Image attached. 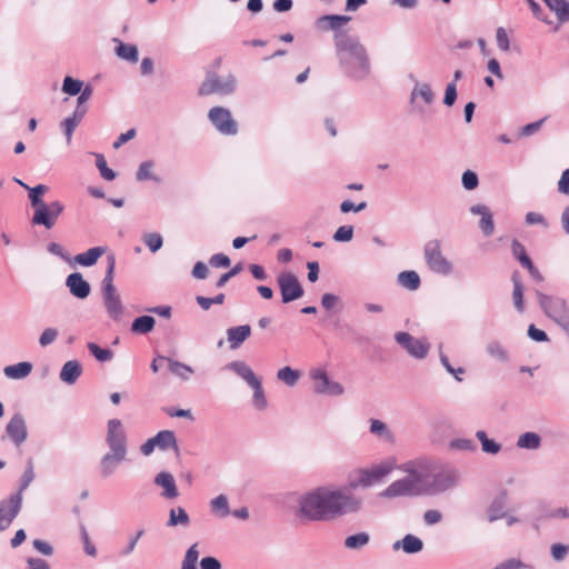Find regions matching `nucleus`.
Instances as JSON below:
<instances>
[{
	"label": "nucleus",
	"instance_id": "nucleus-1",
	"mask_svg": "<svg viewBox=\"0 0 569 569\" xmlns=\"http://www.w3.org/2000/svg\"><path fill=\"white\" fill-rule=\"evenodd\" d=\"M350 20L349 16L325 14L316 20V27L333 32L335 52L343 76L353 81H363L371 72L370 58L360 39L343 29Z\"/></svg>",
	"mask_w": 569,
	"mask_h": 569
},
{
	"label": "nucleus",
	"instance_id": "nucleus-2",
	"mask_svg": "<svg viewBox=\"0 0 569 569\" xmlns=\"http://www.w3.org/2000/svg\"><path fill=\"white\" fill-rule=\"evenodd\" d=\"M363 499L347 489L318 487L299 498L298 517L306 521H329L362 510Z\"/></svg>",
	"mask_w": 569,
	"mask_h": 569
},
{
	"label": "nucleus",
	"instance_id": "nucleus-3",
	"mask_svg": "<svg viewBox=\"0 0 569 569\" xmlns=\"http://www.w3.org/2000/svg\"><path fill=\"white\" fill-rule=\"evenodd\" d=\"M106 443L109 451L101 457L99 462L102 478L112 476L119 465L127 459L128 439L120 419L113 418L107 422Z\"/></svg>",
	"mask_w": 569,
	"mask_h": 569
},
{
	"label": "nucleus",
	"instance_id": "nucleus-4",
	"mask_svg": "<svg viewBox=\"0 0 569 569\" xmlns=\"http://www.w3.org/2000/svg\"><path fill=\"white\" fill-rule=\"evenodd\" d=\"M108 266L104 273V278L101 282V292L103 305L106 311L113 321H120L122 315L124 312V307L122 305L121 298L117 292V289L113 284L114 277V268H116V257L114 254H109L107 257Z\"/></svg>",
	"mask_w": 569,
	"mask_h": 569
},
{
	"label": "nucleus",
	"instance_id": "nucleus-5",
	"mask_svg": "<svg viewBox=\"0 0 569 569\" xmlns=\"http://www.w3.org/2000/svg\"><path fill=\"white\" fill-rule=\"evenodd\" d=\"M224 368L234 372L238 377L243 379L248 386H250L253 389V407L258 410H264L268 406L264 391L260 379L254 375L251 367L242 360H236L227 363Z\"/></svg>",
	"mask_w": 569,
	"mask_h": 569
},
{
	"label": "nucleus",
	"instance_id": "nucleus-6",
	"mask_svg": "<svg viewBox=\"0 0 569 569\" xmlns=\"http://www.w3.org/2000/svg\"><path fill=\"white\" fill-rule=\"evenodd\" d=\"M433 469V463L430 459L421 458L406 462L401 466V470L407 473L406 480H410L415 491L421 496L425 495V489L428 486V478Z\"/></svg>",
	"mask_w": 569,
	"mask_h": 569
},
{
	"label": "nucleus",
	"instance_id": "nucleus-7",
	"mask_svg": "<svg viewBox=\"0 0 569 569\" xmlns=\"http://www.w3.org/2000/svg\"><path fill=\"white\" fill-rule=\"evenodd\" d=\"M425 260L428 268L438 274L448 276L452 272V263L442 254L440 241L430 240L423 248Z\"/></svg>",
	"mask_w": 569,
	"mask_h": 569
},
{
	"label": "nucleus",
	"instance_id": "nucleus-8",
	"mask_svg": "<svg viewBox=\"0 0 569 569\" xmlns=\"http://www.w3.org/2000/svg\"><path fill=\"white\" fill-rule=\"evenodd\" d=\"M460 479V475L456 469L448 468L442 469L439 472L432 475L428 486L425 489V495H440L452 488H455Z\"/></svg>",
	"mask_w": 569,
	"mask_h": 569
},
{
	"label": "nucleus",
	"instance_id": "nucleus-9",
	"mask_svg": "<svg viewBox=\"0 0 569 569\" xmlns=\"http://www.w3.org/2000/svg\"><path fill=\"white\" fill-rule=\"evenodd\" d=\"M392 471V465L389 462H381L367 469L358 470V478L350 481V488H369L379 483L385 477Z\"/></svg>",
	"mask_w": 569,
	"mask_h": 569
},
{
	"label": "nucleus",
	"instance_id": "nucleus-10",
	"mask_svg": "<svg viewBox=\"0 0 569 569\" xmlns=\"http://www.w3.org/2000/svg\"><path fill=\"white\" fill-rule=\"evenodd\" d=\"M281 299L283 303L300 299L305 291L297 276L289 271L280 272L277 277Z\"/></svg>",
	"mask_w": 569,
	"mask_h": 569
},
{
	"label": "nucleus",
	"instance_id": "nucleus-11",
	"mask_svg": "<svg viewBox=\"0 0 569 569\" xmlns=\"http://www.w3.org/2000/svg\"><path fill=\"white\" fill-rule=\"evenodd\" d=\"M63 210V203L58 200L44 203L34 210L32 223L43 226L46 229H51Z\"/></svg>",
	"mask_w": 569,
	"mask_h": 569
},
{
	"label": "nucleus",
	"instance_id": "nucleus-12",
	"mask_svg": "<svg viewBox=\"0 0 569 569\" xmlns=\"http://www.w3.org/2000/svg\"><path fill=\"white\" fill-rule=\"evenodd\" d=\"M310 378L313 381V391L317 395L341 396L345 388L340 382L330 380L323 369H313L310 371Z\"/></svg>",
	"mask_w": 569,
	"mask_h": 569
},
{
	"label": "nucleus",
	"instance_id": "nucleus-13",
	"mask_svg": "<svg viewBox=\"0 0 569 569\" xmlns=\"http://www.w3.org/2000/svg\"><path fill=\"white\" fill-rule=\"evenodd\" d=\"M236 89V78L228 76L226 79L217 74H211L201 83L199 88L200 96H209L213 93L229 94Z\"/></svg>",
	"mask_w": 569,
	"mask_h": 569
},
{
	"label": "nucleus",
	"instance_id": "nucleus-14",
	"mask_svg": "<svg viewBox=\"0 0 569 569\" xmlns=\"http://www.w3.org/2000/svg\"><path fill=\"white\" fill-rule=\"evenodd\" d=\"M208 118L222 134L233 136L238 132L237 122L232 119L230 111L223 107L211 108Z\"/></svg>",
	"mask_w": 569,
	"mask_h": 569
},
{
	"label": "nucleus",
	"instance_id": "nucleus-15",
	"mask_svg": "<svg viewBox=\"0 0 569 569\" xmlns=\"http://www.w3.org/2000/svg\"><path fill=\"white\" fill-rule=\"evenodd\" d=\"M395 340L411 357L417 359L426 358L430 349V345L426 339H417L408 332H397Z\"/></svg>",
	"mask_w": 569,
	"mask_h": 569
},
{
	"label": "nucleus",
	"instance_id": "nucleus-16",
	"mask_svg": "<svg viewBox=\"0 0 569 569\" xmlns=\"http://www.w3.org/2000/svg\"><path fill=\"white\" fill-rule=\"evenodd\" d=\"M22 499V495L13 493L8 499L0 501V531L6 530L19 515Z\"/></svg>",
	"mask_w": 569,
	"mask_h": 569
},
{
	"label": "nucleus",
	"instance_id": "nucleus-17",
	"mask_svg": "<svg viewBox=\"0 0 569 569\" xmlns=\"http://www.w3.org/2000/svg\"><path fill=\"white\" fill-rule=\"evenodd\" d=\"M6 433L14 446H21L27 437L28 430L23 416L21 413H14L6 427Z\"/></svg>",
	"mask_w": 569,
	"mask_h": 569
},
{
	"label": "nucleus",
	"instance_id": "nucleus-18",
	"mask_svg": "<svg viewBox=\"0 0 569 569\" xmlns=\"http://www.w3.org/2000/svg\"><path fill=\"white\" fill-rule=\"evenodd\" d=\"M153 482L162 488L160 496L166 500H174L180 496L174 477L168 471H160L156 475Z\"/></svg>",
	"mask_w": 569,
	"mask_h": 569
},
{
	"label": "nucleus",
	"instance_id": "nucleus-19",
	"mask_svg": "<svg viewBox=\"0 0 569 569\" xmlns=\"http://www.w3.org/2000/svg\"><path fill=\"white\" fill-rule=\"evenodd\" d=\"M66 286L70 293L78 299H86L91 292L90 283L80 272L70 273L66 279Z\"/></svg>",
	"mask_w": 569,
	"mask_h": 569
},
{
	"label": "nucleus",
	"instance_id": "nucleus-20",
	"mask_svg": "<svg viewBox=\"0 0 569 569\" xmlns=\"http://www.w3.org/2000/svg\"><path fill=\"white\" fill-rule=\"evenodd\" d=\"M382 498H396V497H402V496H419L413 487L410 480H406V478L399 479L393 481L391 485H389L383 491L379 493Z\"/></svg>",
	"mask_w": 569,
	"mask_h": 569
},
{
	"label": "nucleus",
	"instance_id": "nucleus-21",
	"mask_svg": "<svg viewBox=\"0 0 569 569\" xmlns=\"http://www.w3.org/2000/svg\"><path fill=\"white\" fill-rule=\"evenodd\" d=\"M470 212L481 216L479 228L486 237L491 236L495 231V222L489 208L485 204H473L470 207Z\"/></svg>",
	"mask_w": 569,
	"mask_h": 569
},
{
	"label": "nucleus",
	"instance_id": "nucleus-22",
	"mask_svg": "<svg viewBox=\"0 0 569 569\" xmlns=\"http://www.w3.org/2000/svg\"><path fill=\"white\" fill-rule=\"evenodd\" d=\"M250 335L251 327L249 325L229 328L227 330L229 348L231 350L238 349L250 337Z\"/></svg>",
	"mask_w": 569,
	"mask_h": 569
},
{
	"label": "nucleus",
	"instance_id": "nucleus-23",
	"mask_svg": "<svg viewBox=\"0 0 569 569\" xmlns=\"http://www.w3.org/2000/svg\"><path fill=\"white\" fill-rule=\"evenodd\" d=\"M392 549L396 551L402 549L405 553L413 555L423 549V542L419 537L408 533L401 540H397L392 545Z\"/></svg>",
	"mask_w": 569,
	"mask_h": 569
},
{
	"label": "nucleus",
	"instance_id": "nucleus-24",
	"mask_svg": "<svg viewBox=\"0 0 569 569\" xmlns=\"http://www.w3.org/2000/svg\"><path fill=\"white\" fill-rule=\"evenodd\" d=\"M410 79L415 82L410 94V101L413 102L417 98H421L426 104H431L435 100V93L431 86L426 82H419L412 74Z\"/></svg>",
	"mask_w": 569,
	"mask_h": 569
},
{
	"label": "nucleus",
	"instance_id": "nucleus-25",
	"mask_svg": "<svg viewBox=\"0 0 569 569\" xmlns=\"http://www.w3.org/2000/svg\"><path fill=\"white\" fill-rule=\"evenodd\" d=\"M82 373V367L77 360L67 361L60 371V379L67 385H74Z\"/></svg>",
	"mask_w": 569,
	"mask_h": 569
},
{
	"label": "nucleus",
	"instance_id": "nucleus-26",
	"mask_svg": "<svg viewBox=\"0 0 569 569\" xmlns=\"http://www.w3.org/2000/svg\"><path fill=\"white\" fill-rule=\"evenodd\" d=\"M507 491L502 490L491 502V505L488 508V520L490 522H493L498 519H501L505 517L506 512V506H507Z\"/></svg>",
	"mask_w": 569,
	"mask_h": 569
},
{
	"label": "nucleus",
	"instance_id": "nucleus-27",
	"mask_svg": "<svg viewBox=\"0 0 569 569\" xmlns=\"http://www.w3.org/2000/svg\"><path fill=\"white\" fill-rule=\"evenodd\" d=\"M156 447L162 451L173 449L177 453L179 452V446L176 435L171 430H161L154 437Z\"/></svg>",
	"mask_w": 569,
	"mask_h": 569
},
{
	"label": "nucleus",
	"instance_id": "nucleus-28",
	"mask_svg": "<svg viewBox=\"0 0 569 569\" xmlns=\"http://www.w3.org/2000/svg\"><path fill=\"white\" fill-rule=\"evenodd\" d=\"M190 522L191 520L186 509L182 507H174L169 510V518L166 526L169 528H188Z\"/></svg>",
	"mask_w": 569,
	"mask_h": 569
},
{
	"label": "nucleus",
	"instance_id": "nucleus-29",
	"mask_svg": "<svg viewBox=\"0 0 569 569\" xmlns=\"http://www.w3.org/2000/svg\"><path fill=\"white\" fill-rule=\"evenodd\" d=\"M106 251V247H93L86 252L78 253L74 257V261L82 267H92Z\"/></svg>",
	"mask_w": 569,
	"mask_h": 569
},
{
	"label": "nucleus",
	"instance_id": "nucleus-30",
	"mask_svg": "<svg viewBox=\"0 0 569 569\" xmlns=\"http://www.w3.org/2000/svg\"><path fill=\"white\" fill-rule=\"evenodd\" d=\"M32 368H33V366L31 362L22 361V362L16 363V365H10V366L4 367L3 373L6 377H8L10 379L20 380V379H24L26 377H28L31 373Z\"/></svg>",
	"mask_w": 569,
	"mask_h": 569
},
{
	"label": "nucleus",
	"instance_id": "nucleus-31",
	"mask_svg": "<svg viewBox=\"0 0 569 569\" xmlns=\"http://www.w3.org/2000/svg\"><path fill=\"white\" fill-rule=\"evenodd\" d=\"M556 13L560 24L569 21V2L567 0H542Z\"/></svg>",
	"mask_w": 569,
	"mask_h": 569
},
{
	"label": "nucleus",
	"instance_id": "nucleus-32",
	"mask_svg": "<svg viewBox=\"0 0 569 569\" xmlns=\"http://www.w3.org/2000/svg\"><path fill=\"white\" fill-rule=\"evenodd\" d=\"M369 423H370V427H369L370 433H372L373 436H376L377 438H379L381 440H385L388 442L393 441V433L390 430V428L387 426V423H385L381 420L373 419V418L369 420Z\"/></svg>",
	"mask_w": 569,
	"mask_h": 569
},
{
	"label": "nucleus",
	"instance_id": "nucleus-33",
	"mask_svg": "<svg viewBox=\"0 0 569 569\" xmlns=\"http://www.w3.org/2000/svg\"><path fill=\"white\" fill-rule=\"evenodd\" d=\"M156 319L152 316H140L131 323V331L136 335H147L154 329Z\"/></svg>",
	"mask_w": 569,
	"mask_h": 569
},
{
	"label": "nucleus",
	"instance_id": "nucleus-34",
	"mask_svg": "<svg viewBox=\"0 0 569 569\" xmlns=\"http://www.w3.org/2000/svg\"><path fill=\"white\" fill-rule=\"evenodd\" d=\"M512 283H513V290H512V300L515 308L522 312L525 310V303H523V284L521 280L519 279L518 272H513L511 277Z\"/></svg>",
	"mask_w": 569,
	"mask_h": 569
},
{
	"label": "nucleus",
	"instance_id": "nucleus-35",
	"mask_svg": "<svg viewBox=\"0 0 569 569\" xmlns=\"http://www.w3.org/2000/svg\"><path fill=\"white\" fill-rule=\"evenodd\" d=\"M210 510L213 515L224 518L231 513L226 495H219L210 501Z\"/></svg>",
	"mask_w": 569,
	"mask_h": 569
},
{
	"label": "nucleus",
	"instance_id": "nucleus-36",
	"mask_svg": "<svg viewBox=\"0 0 569 569\" xmlns=\"http://www.w3.org/2000/svg\"><path fill=\"white\" fill-rule=\"evenodd\" d=\"M398 282L409 290H417L421 283L419 274L412 270L400 272L398 274Z\"/></svg>",
	"mask_w": 569,
	"mask_h": 569
},
{
	"label": "nucleus",
	"instance_id": "nucleus-37",
	"mask_svg": "<svg viewBox=\"0 0 569 569\" xmlns=\"http://www.w3.org/2000/svg\"><path fill=\"white\" fill-rule=\"evenodd\" d=\"M541 445V437L536 432H525L519 436L517 446L521 449L536 450Z\"/></svg>",
	"mask_w": 569,
	"mask_h": 569
},
{
	"label": "nucleus",
	"instance_id": "nucleus-38",
	"mask_svg": "<svg viewBox=\"0 0 569 569\" xmlns=\"http://www.w3.org/2000/svg\"><path fill=\"white\" fill-rule=\"evenodd\" d=\"M169 370L172 375L179 377L181 380H189L190 376L194 372L192 367L180 361L168 359Z\"/></svg>",
	"mask_w": 569,
	"mask_h": 569
},
{
	"label": "nucleus",
	"instance_id": "nucleus-39",
	"mask_svg": "<svg viewBox=\"0 0 569 569\" xmlns=\"http://www.w3.org/2000/svg\"><path fill=\"white\" fill-rule=\"evenodd\" d=\"M486 351L491 358L500 362H508L510 359L507 349L497 340L490 341L486 346Z\"/></svg>",
	"mask_w": 569,
	"mask_h": 569
},
{
	"label": "nucleus",
	"instance_id": "nucleus-40",
	"mask_svg": "<svg viewBox=\"0 0 569 569\" xmlns=\"http://www.w3.org/2000/svg\"><path fill=\"white\" fill-rule=\"evenodd\" d=\"M476 437L477 439L480 441L481 443V449L483 452L486 453H490V455H497L500 452L501 450V445L496 442L495 440L492 439H489L486 431L483 430H478L476 432Z\"/></svg>",
	"mask_w": 569,
	"mask_h": 569
},
{
	"label": "nucleus",
	"instance_id": "nucleus-41",
	"mask_svg": "<svg viewBox=\"0 0 569 569\" xmlns=\"http://www.w3.org/2000/svg\"><path fill=\"white\" fill-rule=\"evenodd\" d=\"M118 43L116 48L118 57L133 63L138 61V48L134 44L123 43L121 41H118Z\"/></svg>",
	"mask_w": 569,
	"mask_h": 569
},
{
	"label": "nucleus",
	"instance_id": "nucleus-42",
	"mask_svg": "<svg viewBox=\"0 0 569 569\" xmlns=\"http://www.w3.org/2000/svg\"><path fill=\"white\" fill-rule=\"evenodd\" d=\"M370 536L367 532H358L356 535L348 536L345 539V547L347 549H361L369 543Z\"/></svg>",
	"mask_w": 569,
	"mask_h": 569
},
{
	"label": "nucleus",
	"instance_id": "nucleus-43",
	"mask_svg": "<svg viewBox=\"0 0 569 569\" xmlns=\"http://www.w3.org/2000/svg\"><path fill=\"white\" fill-rule=\"evenodd\" d=\"M300 376V371L291 367H283L277 372V378L289 387L297 385Z\"/></svg>",
	"mask_w": 569,
	"mask_h": 569
},
{
	"label": "nucleus",
	"instance_id": "nucleus-44",
	"mask_svg": "<svg viewBox=\"0 0 569 569\" xmlns=\"http://www.w3.org/2000/svg\"><path fill=\"white\" fill-rule=\"evenodd\" d=\"M511 251L513 257L518 259L522 267L526 269L533 263L530 257L527 254L523 244H521L517 239H513L511 242Z\"/></svg>",
	"mask_w": 569,
	"mask_h": 569
},
{
	"label": "nucleus",
	"instance_id": "nucleus-45",
	"mask_svg": "<svg viewBox=\"0 0 569 569\" xmlns=\"http://www.w3.org/2000/svg\"><path fill=\"white\" fill-rule=\"evenodd\" d=\"M48 187L46 184H38L33 188H28L29 199L32 208L36 210L38 207L44 204L46 202L42 199V196L48 191Z\"/></svg>",
	"mask_w": 569,
	"mask_h": 569
},
{
	"label": "nucleus",
	"instance_id": "nucleus-46",
	"mask_svg": "<svg viewBox=\"0 0 569 569\" xmlns=\"http://www.w3.org/2000/svg\"><path fill=\"white\" fill-rule=\"evenodd\" d=\"M154 167L153 161L147 160L140 163L137 173L136 179L138 181H146V180H154L158 181V178L153 176L152 169Z\"/></svg>",
	"mask_w": 569,
	"mask_h": 569
},
{
	"label": "nucleus",
	"instance_id": "nucleus-47",
	"mask_svg": "<svg viewBox=\"0 0 569 569\" xmlns=\"http://www.w3.org/2000/svg\"><path fill=\"white\" fill-rule=\"evenodd\" d=\"M34 479V471H33V462L31 459H28L26 469L20 478V486L19 490L16 493L22 495L23 491L30 486V483Z\"/></svg>",
	"mask_w": 569,
	"mask_h": 569
},
{
	"label": "nucleus",
	"instance_id": "nucleus-48",
	"mask_svg": "<svg viewBox=\"0 0 569 569\" xmlns=\"http://www.w3.org/2000/svg\"><path fill=\"white\" fill-rule=\"evenodd\" d=\"M94 157H96V166H97L101 177L108 181L114 180L116 172L108 167L104 156L101 153H94Z\"/></svg>",
	"mask_w": 569,
	"mask_h": 569
},
{
	"label": "nucleus",
	"instance_id": "nucleus-49",
	"mask_svg": "<svg viewBox=\"0 0 569 569\" xmlns=\"http://www.w3.org/2000/svg\"><path fill=\"white\" fill-rule=\"evenodd\" d=\"M83 82L79 79H74L67 76L62 82V91L69 96H77L81 91Z\"/></svg>",
	"mask_w": 569,
	"mask_h": 569
},
{
	"label": "nucleus",
	"instance_id": "nucleus-50",
	"mask_svg": "<svg viewBox=\"0 0 569 569\" xmlns=\"http://www.w3.org/2000/svg\"><path fill=\"white\" fill-rule=\"evenodd\" d=\"M87 347L91 355L100 362L110 361L113 357V352L110 349L100 348L94 342H89Z\"/></svg>",
	"mask_w": 569,
	"mask_h": 569
},
{
	"label": "nucleus",
	"instance_id": "nucleus-51",
	"mask_svg": "<svg viewBox=\"0 0 569 569\" xmlns=\"http://www.w3.org/2000/svg\"><path fill=\"white\" fill-rule=\"evenodd\" d=\"M197 546L198 545L194 543L187 550L181 569H197V562L199 559Z\"/></svg>",
	"mask_w": 569,
	"mask_h": 569
},
{
	"label": "nucleus",
	"instance_id": "nucleus-52",
	"mask_svg": "<svg viewBox=\"0 0 569 569\" xmlns=\"http://www.w3.org/2000/svg\"><path fill=\"white\" fill-rule=\"evenodd\" d=\"M143 243L149 248L151 252H157L163 244V239L158 232H150L143 236Z\"/></svg>",
	"mask_w": 569,
	"mask_h": 569
},
{
	"label": "nucleus",
	"instance_id": "nucleus-53",
	"mask_svg": "<svg viewBox=\"0 0 569 569\" xmlns=\"http://www.w3.org/2000/svg\"><path fill=\"white\" fill-rule=\"evenodd\" d=\"M332 325L342 338L352 337L355 340H360L357 330L351 325L341 322L339 319L335 320Z\"/></svg>",
	"mask_w": 569,
	"mask_h": 569
},
{
	"label": "nucleus",
	"instance_id": "nucleus-54",
	"mask_svg": "<svg viewBox=\"0 0 569 569\" xmlns=\"http://www.w3.org/2000/svg\"><path fill=\"white\" fill-rule=\"evenodd\" d=\"M144 533V528L137 529V531L128 538V543L126 548L121 551V555H131L136 550L138 541L143 537Z\"/></svg>",
	"mask_w": 569,
	"mask_h": 569
},
{
	"label": "nucleus",
	"instance_id": "nucleus-55",
	"mask_svg": "<svg viewBox=\"0 0 569 569\" xmlns=\"http://www.w3.org/2000/svg\"><path fill=\"white\" fill-rule=\"evenodd\" d=\"M80 535H81V540L83 542L84 552L90 557H96L97 549L90 540V537H89L86 526L82 523L80 525Z\"/></svg>",
	"mask_w": 569,
	"mask_h": 569
},
{
	"label": "nucleus",
	"instance_id": "nucleus-56",
	"mask_svg": "<svg viewBox=\"0 0 569 569\" xmlns=\"http://www.w3.org/2000/svg\"><path fill=\"white\" fill-rule=\"evenodd\" d=\"M462 186L466 190H475L479 184L478 176L475 171L466 170L461 177Z\"/></svg>",
	"mask_w": 569,
	"mask_h": 569
},
{
	"label": "nucleus",
	"instance_id": "nucleus-57",
	"mask_svg": "<svg viewBox=\"0 0 569 569\" xmlns=\"http://www.w3.org/2000/svg\"><path fill=\"white\" fill-rule=\"evenodd\" d=\"M450 448L456 449V450H461V451H476L477 445L471 439L461 438V439H453L450 442Z\"/></svg>",
	"mask_w": 569,
	"mask_h": 569
},
{
	"label": "nucleus",
	"instance_id": "nucleus-58",
	"mask_svg": "<svg viewBox=\"0 0 569 569\" xmlns=\"http://www.w3.org/2000/svg\"><path fill=\"white\" fill-rule=\"evenodd\" d=\"M353 237L352 226H341L333 233V240L337 242H348Z\"/></svg>",
	"mask_w": 569,
	"mask_h": 569
},
{
	"label": "nucleus",
	"instance_id": "nucleus-59",
	"mask_svg": "<svg viewBox=\"0 0 569 569\" xmlns=\"http://www.w3.org/2000/svg\"><path fill=\"white\" fill-rule=\"evenodd\" d=\"M79 126V122L73 119L71 116L66 118L62 122H61V128L63 130V133L66 136V139H67V143L69 144L71 142V139H72V134H73V131L76 130V128Z\"/></svg>",
	"mask_w": 569,
	"mask_h": 569
},
{
	"label": "nucleus",
	"instance_id": "nucleus-60",
	"mask_svg": "<svg viewBox=\"0 0 569 569\" xmlns=\"http://www.w3.org/2000/svg\"><path fill=\"white\" fill-rule=\"evenodd\" d=\"M58 337V330L54 328H47L42 331L39 337V345L41 347H47L51 345Z\"/></svg>",
	"mask_w": 569,
	"mask_h": 569
},
{
	"label": "nucleus",
	"instance_id": "nucleus-61",
	"mask_svg": "<svg viewBox=\"0 0 569 569\" xmlns=\"http://www.w3.org/2000/svg\"><path fill=\"white\" fill-rule=\"evenodd\" d=\"M497 46L502 51H508L510 49V41L507 31L505 28L499 27L496 32Z\"/></svg>",
	"mask_w": 569,
	"mask_h": 569
},
{
	"label": "nucleus",
	"instance_id": "nucleus-62",
	"mask_svg": "<svg viewBox=\"0 0 569 569\" xmlns=\"http://www.w3.org/2000/svg\"><path fill=\"white\" fill-rule=\"evenodd\" d=\"M527 3L529 4V8L536 19H538L547 24L551 23V21L548 19L547 14L543 12L542 8L540 7V4L537 1L529 0V1H527Z\"/></svg>",
	"mask_w": 569,
	"mask_h": 569
},
{
	"label": "nucleus",
	"instance_id": "nucleus-63",
	"mask_svg": "<svg viewBox=\"0 0 569 569\" xmlns=\"http://www.w3.org/2000/svg\"><path fill=\"white\" fill-rule=\"evenodd\" d=\"M457 100V86L455 82H450L446 87L445 97H443V104L447 107H451L455 104Z\"/></svg>",
	"mask_w": 569,
	"mask_h": 569
},
{
	"label": "nucleus",
	"instance_id": "nucleus-64",
	"mask_svg": "<svg viewBox=\"0 0 569 569\" xmlns=\"http://www.w3.org/2000/svg\"><path fill=\"white\" fill-rule=\"evenodd\" d=\"M569 552V546L562 543H553L551 546V556L556 561L563 560Z\"/></svg>",
	"mask_w": 569,
	"mask_h": 569
}]
</instances>
